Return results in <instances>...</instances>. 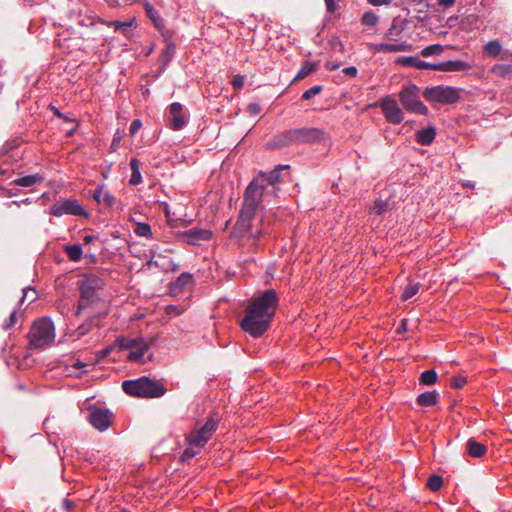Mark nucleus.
Returning a JSON list of instances; mask_svg holds the SVG:
<instances>
[{
	"label": "nucleus",
	"mask_w": 512,
	"mask_h": 512,
	"mask_svg": "<svg viewBox=\"0 0 512 512\" xmlns=\"http://www.w3.org/2000/svg\"><path fill=\"white\" fill-rule=\"evenodd\" d=\"M277 305L276 291L274 289L264 291L246 308L245 316L240 323L241 328L253 337L262 336L275 315Z\"/></svg>",
	"instance_id": "f257e3e1"
},
{
	"label": "nucleus",
	"mask_w": 512,
	"mask_h": 512,
	"mask_svg": "<svg viewBox=\"0 0 512 512\" xmlns=\"http://www.w3.org/2000/svg\"><path fill=\"white\" fill-rule=\"evenodd\" d=\"M263 196L264 187L260 185L257 180L251 181L245 190L243 206L233 228L232 233L235 237L241 238L248 236L254 240L261 238L263 232L257 229L254 230L252 227V221L260 206Z\"/></svg>",
	"instance_id": "f03ea898"
},
{
	"label": "nucleus",
	"mask_w": 512,
	"mask_h": 512,
	"mask_svg": "<svg viewBox=\"0 0 512 512\" xmlns=\"http://www.w3.org/2000/svg\"><path fill=\"white\" fill-rule=\"evenodd\" d=\"M219 423V416L214 414L210 416L207 421L199 428H194L186 437L188 446L183 451L181 459L189 461L198 455L206 443L211 439L215 433Z\"/></svg>",
	"instance_id": "7ed1b4c3"
},
{
	"label": "nucleus",
	"mask_w": 512,
	"mask_h": 512,
	"mask_svg": "<svg viewBox=\"0 0 512 512\" xmlns=\"http://www.w3.org/2000/svg\"><path fill=\"white\" fill-rule=\"evenodd\" d=\"M323 131L317 128H298L280 133L269 143L271 148H282L295 144H309L320 141Z\"/></svg>",
	"instance_id": "20e7f679"
},
{
	"label": "nucleus",
	"mask_w": 512,
	"mask_h": 512,
	"mask_svg": "<svg viewBox=\"0 0 512 512\" xmlns=\"http://www.w3.org/2000/svg\"><path fill=\"white\" fill-rule=\"evenodd\" d=\"M122 389L128 395L143 398L161 397L166 392V389L161 383L145 376L135 380L123 381Z\"/></svg>",
	"instance_id": "39448f33"
},
{
	"label": "nucleus",
	"mask_w": 512,
	"mask_h": 512,
	"mask_svg": "<svg viewBox=\"0 0 512 512\" xmlns=\"http://www.w3.org/2000/svg\"><path fill=\"white\" fill-rule=\"evenodd\" d=\"M54 339L55 327L49 318H40L33 323L29 333V344L32 348H45L50 345Z\"/></svg>",
	"instance_id": "423d86ee"
},
{
	"label": "nucleus",
	"mask_w": 512,
	"mask_h": 512,
	"mask_svg": "<svg viewBox=\"0 0 512 512\" xmlns=\"http://www.w3.org/2000/svg\"><path fill=\"white\" fill-rule=\"evenodd\" d=\"M104 288V281L96 275H87L80 281V299L78 310L88 307L101 298V291Z\"/></svg>",
	"instance_id": "0eeeda50"
},
{
	"label": "nucleus",
	"mask_w": 512,
	"mask_h": 512,
	"mask_svg": "<svg viewBox=\"0 0 512 512\" xmlns=\"http://www.w3.org/2000/svg\"><path fill=\"white\" fill-rule=\"evenodd\" d=\"M423 97L432 104L450 105L460 100V90L452 86L437 85L425 88Z\"/></svg>",
	"instance_id": "6e6552de"
},
{
	"label": "nucleus",
	"mask_w": 512,
	"mask_h": 512,
	"mask_svg": "<svg viewBox=\"0 0 512 512\" xmlns=\"http://www.w3.org/2000/svg\"><path fill=\"white\" fill-rule=\"evenodd\" d=\"M420 89L413 83H406L402 86L399 92V99L405 110L420 114L427 115L428 108L420 101Z\"/></svg>",
	"instance_id": "1a4fd4ad"
},
{
	"label": "nucleus",
	"mask_w": 512,
	"mask_h": 512,
	"mask_svg": "<svg viewBox=\"0 0 512 512\" xmlns=\"http://www.w3.org/2000/svg\"><path fill=\"white\" fill-rule=\"evenodd\" d=\"M116 344L120 350L129 351L127 359L132 362L142 363L144 361V355L149 350V343L142 337L139 338H128L120 337L116 340Z\"/></svg>",
	"instance_id": "9d476101"
},
{
	"label": "nucleus",
	"mask_w": 512,
	"mask_h": 512,
	"mask_svg": "<svg viewBox=\"0 0 512 512\" xmlns=\"http://www.w3.org/2000/svg\"><path fill=\"white\" fill-rule=\"evenodd\" d=\"M384 114L385 119L391 124H400L404 120V113L395 99L386 96L377 104Z\"/></svg>",
	"instance_id": "9b49d317"
},
{
	"label": "nucleus",
	"mask_w": 512,
	"mask_h": 512,
	"mask_svg": "<svg viewBox=\"0 0 512 512\" xmlns=\"http://www.w3.org/2000/svg\"><path fill=\"white\" fill-rule=\"evenodd\" d=\"M50 214L56 217L63 215L85 216L86 212L80 203L75 199H66L56 202L50 208Z\"/></svg>",
	"instance_id": "f8f14e48"
},
{
	"label": "nucleus",
	"mask_w": 512,
	"mask_h": 512,
	"mask_svg": "<svg viewBox=\"0 0 512 512\" xmlns=\"http://www.w3.org/2000/svg\"><path fill=\"white\" fill-rule=\"evenodd\" d=\"M112 414L108 410L92 407L89 409L88 420L99 431H105L111 424Z\"/></svg>",
	"instance_id": "ddd939ff"
},
{
	"label": "nucleus",
	"mask_w": 512,
	"mask_h": 512,
	"mask_svg": "<svg viewBox=\"0 0 512 512\" xmlns=\"http://www.w3.org/2000/svg\"><path fill=\"white\" fill-rule=\"evenodd\" d=\"M183 240L190 245H200L202 242L208 241L212 237V232L208 229L191 228L181 234Z\"/></svg>",
	"instance_id": "4468645a"
},
{
	"label": "nucleus",
	"mask_w": 512,
	"mask_h": 512,
	"mask_svg": "<svg viewBox=\"0 0 512 512\" xmlns=\"http://www.w3.org/2000/svg\"><path fill=\"white\" fill-rule=\"evenodd\" d=\"M368 48L373 53H395V52H405L410 51L412 49V45L406 42L401 43H371L368 45Z\"/></svg>",
	"instance_id": "2eb2a0df"
},
{
	"label": "nucleus",
	"mask_w": 512,
	"mask_h": 512,
	"mask_svg": "<svg viewBox=\"0 0 512 512\" xmlns=\"http://www.w3.org/2000/svg\"><path fill=\"white\" fill-rule=\"evenodd\" d=\"M182 109V105L178 102L172 103L169 107L171 116L169 127L174 131L181 130L187 124V118L183 114Z\"/></svg>",
	"instance_id": "dca6fc26"
},
{
	"label": "nucleus",
	"mask_w": 512,
	"mask_h": 512,
	"mask_svg": "<svg viewBox=\"0 0 512 512\" xmlns=\"http://www.w3.org/2000/svg\"><path fill=\"white\" fill-rule=\"evenodd\" d=\"M396 63L405 67H414L420 70H436L437 63H429L414 56H402L397 58Z\"/></svg>",
	"instance_id": "f3484780"
},
{
	"label": "nucleus",
	"mask_w": 512,
	"mask_h": 512,
	"mask_svg": "<svg viewBox=\"0 0 512 512\" xmlns=\"http://www.w3.org/2000/svg\"><path fill=\"white\" fill-rule=\"evenodd\" d=\"M470 68L467 62L461 60H449L437 63L436 71L443 72H460Z\"/></svg>",
	"instance_id": "a211bd4d"
},
{
	"label": "nucleus",
	"mask_w": 512,
	"mask_h": 512,
	"mask_svg": "<svg viewBox=\"0 0 512 512\" xmlns=\"http://www.w3.org/2000/svg\"><path fill=\"white\" fill-rule=\"evenodd\" d=\"M484 52L492 57L496 58L500 56L502 60L508 59L509 51H503L502 45L498 40H491L484 45Z\"/></svg>",
	"instance_id": "6ab92c4d"
},
{
	"label": "nucleus",
	"mask_w": 512,
	"mask_h": 512,
	"mask_svg": "<svg viewBox=\"0 0 512 512\" xmlns=\"http://www.w3.org/2000/svg\"><path fill=\"white\" fill-rule=\"evenodd\" d=\"M436 137V129L433 126H428L415 133L417 143L427 146L430 145Z\"/></svg>",
	"instance_id": "aec40b11"
},
{
	"label": "nucleus",
	"mask_w": 512,
	"mask_h": 512,
	"mask_svg": "<svg viewBox=\"0 0 512 512\" xmlns=\"http://www.w3.org/2000/svg\"><path fill=\"white\" fill-rule=\"evenodd\" d=\"M406 28V23L404 20L399 18L393 19L389 29L387 30L385 37L389 40H396Z\"/></svg>",
	"instance_id": "412c9836"
},
{
	"label": "nucleus",
	"mask_w": 512,
	"mask_h": 512,
	"mask_svg": "<svg viewBox=\"0 0 512 512\" xmlns=\"http://www.w3.org/2000/svg\"><path fill=\"white\" fill-rule=\"evenodd\" d=\"M92 196L97 203L104 204L107 207H111L115 202V198L112 196L111 193L104 190L103 186H99L93 192Z\"/></svg>",
	"instance_id": "4be33fe9"
},
{
	"label": "nucleus",
	"mask_w": 512,
	"mask_h": 512,
	"mask_svg": "<svg viewBox=\"0 0 512 512\" xmlns=\"http://www.w3.org/2000/svg\"><path fill=\"white\" fill-rule=\"evenodd\" d=\"M45 177L39 173L23 176L17 178L13 181V183L17 186L22 187H31L37 184H40L44 181Z\"/></svg>",
	"instance_id": "5701e85b"
},
{
	"label": "nucleus",
	"mask_w": 512,
	"mask_h": 512,
	"mask_svg": "<svg viewBox=\"0 0 512 512\" xmlns=\"http://www.w3.org/2000/svg\"><path fill=\"white\" fill-rule=\"evenodd\" d=\"M466 449L468 454L474 458L482 457L483 455H485L487 451L486 446L484 444L477 442L473 438L467 441Z\"/></svg>",
	"instance_id": "b1692460"
},
{
	"label": "nucleus",
	"mask_w": 512,
	"mask_h": 512,
	"mask_svg": "<svg viewBox=\"0 0 512 512\" xmlns=\"http://www.w3.org/2000/svg\"><path fill=\"white\" fill-rule=\"evenodd\" d=\"M287 169H289V165H278L269 173L261 172L260 177L267 180L269 184L274 186L280 181L281 172Z\"/></svg>",
	"instance_id": "393cba45"
},
{
	"label": "nucleus",
	"mask_w": 512,
	"mask_h": 512,
	"mask_svg": "<svg viewBox=\"0 0 512 512\" xmlns=\"http://www.w3.org/2000/svg\"><path fill=\"white\" fill-rule=\"evenodd\" d=\"M438 396L439 395H438V393L435 390H433V391H426L424 393H421L417 397V403L420 406H425V407L434 406L438 402Z\"/></svg>",
	"instance_id": "a878e982"
},
{
	"label": "nucleus",
	"mask_w": 512,
	"mask_h": 512,
	"mask_svg": "<svg viewBox=\"0 0 512 512\" xmlns=\"http://www.w3.org/2000/svg\"><path fill=\"white\" fill-rule=\"evenodd\" d=\"M143 5L147 16L153 22L155 27L161 28L163 26V19L161 18L160 14L154 9V7L148 1H144Z\"/></svg>",
	"instance_id": "bb28decb"
},
{
	"label": "nucleus",
	"mask_w": 512,
	"mask_h": 512,
	"mask_svg": "<svg viewBox=\"0 0 512 512\" xmlns=\"http://www.w3.org/2000/svg\"><path fill=\"white\" fill-rule=\"evenodd\" d=\"M193 281L192 275L189 273H182L176 281L172 284L171 290L173 292H180L186 286L190 285Z\"/></svg>",
	"instance_id": "cd10ccee"
},
{
	"label": "nucleus",
	"mask_w": 512,
	"mask_h": 512,
	"mask_svg": "<svg viewBox=\"0 0 512 512\" xmlns=\"http://www.w3.org/2000/svg\"><path fill=\"white\" fill-rule=\"evenodd\" d=\"M106 25L113 27L115 31L127 34L134 23V19L128 21H102Z\"/></svg>",
	"instance_id": "c85d7f7f"
},
{
	"label": "nucleus",
	"mask_w": 512,
	"mask_h": 512,
	"mask_svg": "<svg viewBox=\"0 0 512 512\" xmlns=\"http://www.w3.org/2000/svg\"><path fill=\"white\" fill-rule=\"evenodd\" d=\"M130 168L132 171L131 178L129 180L131 185H138L142 182V175L139 169V162L136 158L130 160Z\"/></svg>",
	"instance_id": "c756f323"
},
{
	"label": "nucleus",
	"mask_w": 512,
	"mask_h": 512,
	"mask_svg": "<svg viewBox=\"0 0 512 512\" xmlns=\"http://www.w3.org/2000/svg\"><path fill=\"white\" fill-rule=\"evenodd\" d=\"M317 69V63L307 61L305 62L302 67L300 68L299 72L295 76L294 81H297L299 79H303L313 73Z\"/></svg>",
	"instance_id": "7c9ffc66"
},
{
	"label": "nucleus",
	"mask_w": 512,
	"mask_h": 512,
	"mask_svg": "<svg viewBox=\"0 0 512 512\" xmlns=\"http://www.w3.org/2000/svg\"><path fill=\"white\" fill-rule=\"evenodd\" d=\"M64 251L71 261H79L82 257V248L78 244L65 246Z\"/></svg>",
	"instance_id": "2f4dec72"
},
{
	"label": "nucleus",
	"mask_w": 512,
	"mask_h": 512,
	"mask_svg": "<svg viewBox=\"0 0 512 512\" xmlns=\"http://www.w3.org/2000/svg\"><path fill=\"white\" fill-rule=\"evenodd\" d=\"M134 233L139 237L152 238V230L148 223L137 222L133 229Z\"/></svg>",
	"instance_id": "473e14b6"
},
{
	"label": "nucleus",
	"mask_w": 512,
	"mask_h": 512,
	"mask_svg": "<svg viewBox=\"0 0 512 512\" xmlns=\"http://www.w3.org/2000/svg\"><path fill=\"white\" fill-rule=\"evenodd\" d=\"M389 200H376L370 207V212L376 215H383L389 209Z\"/></svg>",
	"instance_id": "72a5a7b5"
},
{
	"label": "nucleus",
	"mask_w": 512,
	"mask_h": 512,
	"mask_svg": "<svg viewBox=\"0 0 512 512\" xmlns=\"http://www.w3.org/2000/svg\"><path fill=\"white\" fill-rule=\"evenodd\" d=\"M378 21L379 17L373 11L365 12L361 18L362 24L370 28L375 27Z\"/></svg>",
	"instance_id": "f704fd0d"
},
{
	"label": "nucleus",
	"mask_w": 512,
	"mask_h": 512,
	"mask_svg": "<svg viewBox=\"0 0 512 512\" xmlns=\"http://www.w3.org/2000/svg\"><path fill=\"white\" fill-rule=\"evenodd\" d=\"M443 51L444 47L441 44H433L423 48L421 51V55L423 57H430L432 55H440L441 53H443Z\"/></svg>",
	"instance_id": "c9c22d12"
},
{
	"label": "nucleus",
	"mask_w": 512,
	"mask_h": 512,
	"mask_svg": "<svg viewBox=\"0 0 512 512\" xmlns=\"http://www.w3.org/2000/svg\"><path fill=\"white\" fill-rule=\"evenodd\" d=\"M491 72L500 77H504L510 73H512V65L511 64H495L491 68Z\"/></svg>",
	"instance_id": "e433bc0d"
},
{
	"label": "nucleus",
	"mask_w": 512,
	"mask_h": 512,
	"mask_svg": "<svg viewBox=\"0 0 512 512\" xmlns=\"http://www.w3.org/2000/svg\"><path fill=\"white\" fill-rule=\"evenodd\" d=\"M437 381L435 370H426L420 376V383L423 385H433Z\"/></svg>",
	"instance_id": "4c0bfd02"
},
{
	"label": "nucleus",
	"mask_w": 512,
	"mask_h": 512,
	"mask_svg": "<svg viewBox=\"0 0 512 512\" xmlns=\"http://www.w3.org/2000/svg\"><path fill=\"white\" fill-rule=\"evenodd\" d=\"M175 49H176V47L173 43H171V42L167 43L166 49L162 52V54L160 56V61L164 65H167L171 61V59L174 56Z\"/></svg>",
	"instance_id": "58836bf2"
},
{
	"label": "nucleus",
	"mask_w": 512,
	"mask_h": 512,
	"mask_svg": "<svg viewBox=\"0 0 512 512\" xmlns=\"http://www.w3.org/2000/svg\"><path fill=\"white\" fill-rule=\"evenodd\" d=\"M443 485V480L440 476L438 475H432L428 478L427 480V487L431 490V491H438Z\"/></svg>",
	"instance_id": "ea45409f"
},
{
	"label": "nucleus",
	"mask_w": 512,
	"mask_h": 512,
	"mask_svg": "<svg viewBox=\"0 0 512 512\" xmlns=\"http://www.w3.org/2000/svg\"><path fill=\"white\" fill-rule=\"evenodd\" d=\"M419 288H420L419 283H413V284L406 286L403 291V294H402V299L405 301L409 300L410 298H412L414 295H416L418 293Z\"/></svg>",
	"instance_id": "a19ab883"
},
{
	"label": "nucleus",
	"mask_w": 512,
	"mask_h": 512,
	"mask_svg": "<svg viewBox=\"0 0 512 512\" xmlns=\"http://www.w3.org/2000/svg\"><path fill=\"white\" fill-rule=\"evenodd\" d=\"M322 88L323 87L321 85H315V86L311 87L310 89L306 90L302 94V99H304V100L311 99L312 97L318 95L322 91Z\"/></svg>",
	"instance_id": "79ce46f5"
},
{
	"label": "nucleus",
	"mask_w": 512,
	"mask_h": 512,
	"mask_svg": "<svg viewBox=\"0 0 512 512\" xmlns=\"http://www.w3.org/2000/svg\"><path fill=\"white\" fill-rule=\"evenodd\" d=\"M37 298V292L35 289L28 287L23 289V296L21 298V303L25 301V299H29L30 302L34 301Z\"/></svg>",
	"instance_id": "37998d69"
},
{
	"label": "nucleus",
	"mask_w": 512,
	"mask_h": 512,
	"mask_svg": "<svg viewBox=\"0 0 512 512\" xmlns=\"http://www.w3.org/2000/svg\"><path fill=\"white\" fill-rule=\"evenodd\" d=\"M466 382V377L460 375L451 378V386L457 389L462 388L466 384Z\"/></svg>",
	"instance_id": "c03bdc74"
},
{
	"label": "nucleus",
	"mask_w": 512,
	"mask_h": 512,
	"mask_svg": "<svg viewBox=\"0 0 512 512\" xmlns=\"http://www.w3.org/2000/svg\"><path fill=\"white\" fill-rule=\"evenodd\" d=\"M121 140H122V136H121L120 132L117 131L114 134L112 143L110 145V151L111 152H115L118 149Z\"/></svg>",
	"instance_id": "a18cd8bd"
},
{
	"label": "nucleus",
	"mask_w": 512,
	"mask_h": 512,
	"mask_svg": "<svg viewBox=\"0 0 512 512\" xmlns=\"http://www.w3.org/2000/svg\"><path fill=\"white\" fill-rule=\"evenodd\" d=\"M141 126H142V122L139 119L133 120L130 125V128H129L130 135L134 136L138 132V130L141 128Z\"/></svg>",
	"instance_id": "49530a36"
},
{
	"label": "nucleus",
	"mask_w": 512,
	"mask_h": 512,
	"mask_svg": "<svg viewBox=\"0 0 512 512\" xmlns=\"http://www.w3.org/2000/svg\"><path fill=\"white\" fill-rule=\"evenodd\" d=\"M17 321L16 311H13L11 315L9 316V319L4 323L3 328L5 330L10 329L12 326L15 325Z\"/></svg>",
	"instance_id": "de8ad7c7"
},
{
	"label": "nucleus",
	"mask_w": 512,
	"mask_h": 512,
	"mask_svg": "<svg viewBox=\"0 0 512 512\" xmlns=\"http://www.w3.org/2000/svg\"><path fill=\"white\" fill-rule=\"evenodd\" d=\"M326 9L328 12L333 13L337 10V0H325Z\"/></svg>",
	"instance_id": "09e8293b"
},
{
	"label": "nucleus",
	"mask_w": 512,
	"mask_h": 512,
	"mask_svg": "<svg viewBox=\"0 0 512 512\" xmlns=\"http://www.w3.org/2000/svg\"><path fill=\"white\" fill-rule=\"evenodd\" d=\"M373 6L390 5L392 0H367Z\"/></svg>",
	"instance_id": "8fccbe9b"
},
{
	"label": "nucleus",
	"mask_w": 512,
	"mask_h": 512,
	"mask_svg": "<svg viewBox=\"0 0 512 512\" xmlns=\"http://www.w3.org/2000/svg\"><path fill=\"white\" fill-rule=\"evenodd\" d=\"M343 72L346 74V75H349L351 77H356L357 76V73H358V70L355 66H350V67H346L343 69Z\"/></svg>",
	"instance_id": "3c124183"
},
{
	"label": "nucleus",
	"mask_w": 512,
	"mask_h": 512,
	"mask_svg": "<svg viewBox=\"0 0 512 512\" xmlns=\"http://www.w3.org/2000/svg\"><path fill=\"white\" fill-rule=\"evenodd\" d=\"M261 108L259 106L258 103H250L248 105V111L253 114V115H256L260 112Z\"/></svg>",
	"instance_id": "603ef678"
},
{
	"label": "nucleus",
	"mask_w": 512,
	"mask_h": 512,
	"mask_svg": "<svg viewBox=\"0 0 512 512\" xmlns=\"http://www.w3.org/2000/svg\"><path fill=\"white\" fill-rule=\"evenodd\" d=\"M325 67L330 71H335L340 67V64L335 61H327Z\"/></svg>",
	"instance_id": "864d4df0"
},
{
	"label": "nucleus",
	"mask_w": 512,
	"mask_h": 512,
	"mask_svg": "<svg viewBox=\"0 0 512 512\" xmlns=\"http://www.w3.org/2000/svg\"><path fill=\"white\" fill-rule=\"evenodd\" d=\"M455 2L456 0H438V4L443 7H451Z\"/></svg>",
	"instance_id": "5fc2aeb1"
},
{
	"label": "nucleus",
	"mask_w": 512,
	"mask_h": 512,
	"mask_svg": "<svg viewBox=\"0 0 512 512\" xmlns=\"http://www.w3.org/2000/svg\"><path fill=\"white\" fill-rule=\"evenodd\" d=\"M232 85L234 88L240 89L243 86V79L241 77L233 79Z\"/></svg>",
	"instance_id": "6e6d98bb"
},
{
	"label": "nucleus",
	"mask_w": 512,
	"mask_h": 512,
	"mask_svg": "<svg viewBox=\"0 0 512 512\" xmlns=\"http://www.w3.org/2000/svg\"><path fill=\"white\" fill-rule=\"evenodd\" d=\"M74 506V502L69 500V499H64L63 500V507L64 509L66 510H70L72 509V507Z\"/></svg>",
	"instance_id": "4d7b16f0"
},
{
	"label": "nucleus",
	"mask_w": 512,
	"mask_h": 512,
	"mask_svg": "<svg viewBox=\"0 0 512 512\" xmlns=\"http://www.w3.org/2000/svg\"><path fill=\"white\" fill-rule=\"evenodd\" d=\"M167 312L168 313L180 314V311L178 310V308L176 306H173V305H170V306L167 307Z\"/></svg>",
	"instance_id": "13d9d810"
},
{
	"label": "nucleus",
	"mask_w": 512,
	"mask_h": 512,
	"mask_svg": "<svg viewBox=\"0 0 512 512\" xmlns=\"http://www.w3.org/2000/svg\"><path fill=\"white\" fill-rule=\"evenodd\" d=\"M94 240V236L92 235H85L83 238V241L85 244H89Z\"/></svg>",
	"instance_id": "bf43d9fd"
},
{
	"label": "nucleus",
	"mask_w": 512,
	"mask_h": 512,
	"mask_svg": "<svg viewBox=\"0 0 512 512\" xmlns=\"http://www.w3.org/2000/svg\"><path fill=\"white\" fill-rule=\"evenodd\" d=\"M107 4H108L109 7H112V8H115V7L119 6V2L117 0L107 1Z\"/></svg>",
	"instance_id": "052dcab7"
},
{
	"label": "nucleus",
	"mask_w": 512,
	"mask_h": 512,
	"mask_svg": "<svg viewBox=\"0 0 512 512\" xmlns=\"http://www.w3.org/2000/svg\"><path fill=\"white\" fill-rule=\"evenodd\" d=\"M110 351H111V348H105V349H103V350L101 351V356H102V357L107 356V355L110 353Z\"/></svg>",
	"instance_id": "680f3d73"
},
{
	"label": "nucleus",
	"mask_w": 512,
	"mask_h": 512,
	"mask_svg": "<svg viewBox=\"0 0 512 512\" xmlns=\"http://www.w3.org/2000/svg\"><path fill=\"white\" fill-rule=\"evenodd\" d=\"M407 320H402L401 326L398 328L399 331L406 329Z\"/></svg>",
	"instance_id": "e2e57ef3"
},
{
	"label": "nucleus",
	"mask_w": 512,
	"mask_h": 512,
	"mask_svg": "<svg viewBox=\"0 0 512 512\" xmlns=\"http://www.w3.org/2000/svg\"><path fill=\"white\" fill-rule=\"evenodd\" d=\"M76 368H82L85 366V363L81 362V361H77L74 365Z\"/></svg>",
	"instance_id": "0e129e2a"
},
{
	"label": "nucleus",
	"mask_w": 512,
	"mask_h": 512,
	"mask_svg": "<svg viewBox=\"0 0 512 512\" xmlns=\"http://www.w3.org/2000/svg\"><path fill=\"white\" fill-rule=\"evenodd\" d=\"M149 264H153V261H152V260H150V261H149ZM154 264H155V265H157V263H156V262H154Z\"/></svg>",
	"instance_id": "69168bd1"
}]
</instances>
